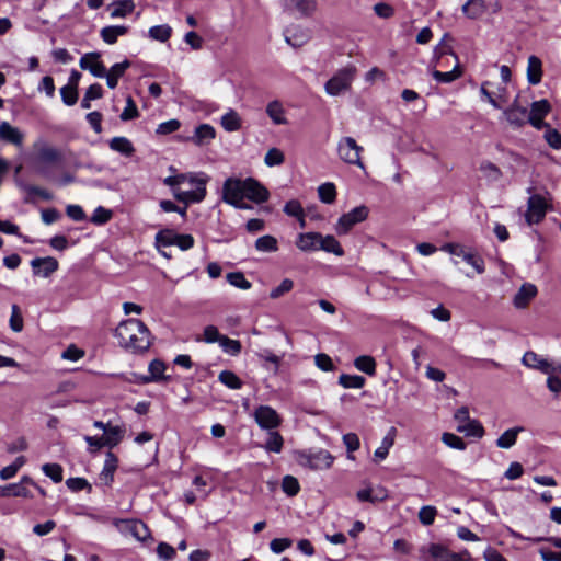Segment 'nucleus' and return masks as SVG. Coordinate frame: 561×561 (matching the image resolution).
<instances>
[{"label": "nucleus", "instance_id": "1", "mask_svg": "<svg viewBox=\"0 0 561 561\" xmlns=\"http://www.w3.org/2000/svg\"><path fill=\"white\" fill-rule=\"evenodd\" d=\"M268 196L266 187L253 178H228L222 185V201L239 209L250 208L245 201L261 204L266 202Z\"/></svg>", "mask_w": 561, "mask_h": 561}, {"label": "nucleus", "instance_id": "2", "mask_svg": "<svg viewBox=\"0 0 561 561\" xmlns=\"http://www.w3.org/2000/svg\"><path fill=\"white\" fill-rule=\"evenodd\" d=\"M115 336L123 347L134 352H144L151 344L148 328L138 319H128L121 322L115 330Z\"/></svg>", "mask_w": 561, "mask_h": 561}, {"label": "nucleus", "instance_id": "3", "mask_svg": "<svg viewBox=\"0 0 561 561\" xmlns=\"http://www.w3.org/2000/svg\"><path fill=\"white\" fill-rule=\"evenodd\" d=\"M207 181V176L190 175V185L192 186L191 190H182L179 187L175 175L165 178L163 183L171 188L175 199L185 204H190L199 203L205 198Z\"/></svg>", "mask_w": 561, "mask_h": 561}, {"label": "nucleus", "instance_id": "4", "mask_svg": "<svg viewBox=\"0 0 561 561\" xmlns=\"http://www.w3.org/2000/svg\"><path fill=\"white\" fill-rule=\"evenodd\" d=\"M296 460L304 468L327 470L331 468L334 457L328 450L318 448L297 453Z\"/></svg>", "mask_w": 561, "mask_h": 561}, {"label": "nucleus", "instance_id": "5", "mask_svg": "<svg viewBox=\"0 0 561 561\" xmlns=\"http://www.w3.org/2000/svg\"><path fill=\"white\" fill-rule=\"evenodd\" d=\"M356 72L357 70L354 65H348L340 69L330 80L327 81L324 85L325 92L331 96H337L350 90Z\"/></svg>", "mask_w": 561, "mask_h": 561}, {"label": "nucleus", "instance_id": "6", "mask_svg": "<svg viewBox=\"0 0 561 561\" xmlns=\"http://www.w3.org/2000/svg\"><path fill=\"white\" fill-rule=\"evenodd\" d=\"M339 158L351 165H356L360 169H365L362 161V153L364 148L359 146L353 137L345 136L340 138L336 147Z\"/></svg>", "mask_w": 561, "mask_h": 561}, {"label": "nucleus", "instance_id": "7", "mask_svg": "<svg viewBox=\"0 0 561 561\" xmlns=\"http://www.w3.org/2000/svg\"><path fill=\"white\" fill-rule=\"evenodd\" d=\"M424 561H470L468 551L455 553L442 543H431L421 549Z\"/></svg>", "mask_w": 561, "mask_h": 561}, {"label": "nucleus", "instance_id": "8", "mask_svg": "<svg viewBox=\"0 0 561 561\" xmlns=\"http://www.w3.org/2000/svg\"><path fill=\"white\" fill-rule=\"evenodd\" d=\"M455 420L457 424V431L472 436L481 438L484 434V428L481 423L477 420H471L469 416V410L466 407L458 409L455 413Z\"/></svg>", "mask_w": 561, "mask_h": 561}, {"label": "nucleus", "instance_id": "9", "mask_svg": "<svg viewBox=\"0 0 561 561\" xmlns=\"http://www.w3.org/2000/svg\"><path fill=\"white\" fill-rule=\"evenodd\" d=\"M442 250L449 253L454 257H461L467 264L471 265L478 274L484 272V261L481 256L466 250L462 245L457 243H446Z\"/></svg>", "mask_w": 561, "mask_h": 561}, {"label": "nucleus", "instance_id": "10", "mask_svg": "<svg viewBox=\"0 0 561 561\" xmlns=\"http://www.w3.org/2000/svg\"><path fill=\"white\" fill-rule=\"evenodd\" d=\"M548 208V202L542 195H531L528 198L527 210L525 213L526 222L529 226L539 224L545 218Z\"/></svg>", "mask_w": 561, "mask_h": 561}, {"label": "nucleus", "instance_id": "11", "mask_svg": "<svg viewBox=\"0 0 561 561\" xmlns=\"http://www.w3.org/2000/svg\"><path fill=\"white\" fill-rule=\"evenodd\" d=\"M368 216V208L364 205L357 206L342 215L335 226L337 234L347 233L356 224L364 221Z\"/></svg>", "mask_w": 561, "mask_h": 561}, {"label": "nucleus", "instance_id": "12", "mask_svg": "<svg viewBox=\"0 0 561 561\" xmlns=\"http://www.w3.org/2000/svg\"><path fill=\"white\" fill-rule=\"evenodd\" d=\"M254 419L260 427L264 430H274L280 425L282 419L273 408L260 405L254 411Z\"/></svg>", "mask_w": 561, "mask_h": 561}, {"label": "nucleus", "instance_id": "13", "mask_svg": "<svg viewBox=\"0 0 561 561\" xmlns=\"http://www.w3.org/2000/svg\"><path fill=\"white\" fill-rule=\"evenodd\" d=\"M116 526L139 541H145L150 537V530L147 525L138 519H122L116 523Z\"/></svg>", "mask_w": 561, "mask_h": 561}, {"label": "nucleus", "instance_id": "14", "mask_svg": "<svg viewBox=\"0 0 561 561\" xmlns=\"http://www.w3.org/2000/svg\"><path fill=\"white\" fill-rule=\"evenodd\" d=\"M100 53H88L84 54L79 61L80 67L83 70H89L92 76L96 78H104L106 68L102 61H100Z\"/></svg>", "mask_w": 561, "mask_h": 561}, {"label": "nucleus", "instance_id": "15", "mask_svg": "<svg viewBox=\"0 0 561 561\" xmlns=\"http://www.w3.org/2000/svg\"><path fill=\"white\" fill-rule=\"evenodd\" d=\"M25 135L18 127L11 125L9 122L0 123V139L15 146L16 148H21L24 142Z\"/></svg>", "mask_w": 561, "mask_h": 561}, {"label": "nucleus", "instance_id": "16", "mask_svg": "<svg viewBox=\"0 0 561 561\" xmlns=\"http://www.w3.org/2000/svg\"><path fill=\"white\" fill-rule=\"evenodd\" d=\"M550 112V104L547 100L536 101L531 104L530 112L528 114V122L537 129L543 127V118Z\"/></svg>", "mask_w": 561, "mask_h": 561}, {"label": "nucleus", "instance_id": "17", "mask_svg": "<svg viewBox=\"0 0 561 561\" xmlns=\"http://www.w3.org/2000/svg\"><path fill=\"white\" fill-rule=\"evenodd\" d=\"M31 266L35 275L48 277L58 270V261L53 256L35 257L31 261Z\"/></svg>", "mask_w": 561, "mask_h": 561}, {"label": "nucleus", "instance_id": "18", "mask_svg": "<svg viewBox=\"0 0 561 561\" xmlns=\"http://www.w3.org/2000/svg\"><path fill=\"white\" fill-rule=\"evenodd\" d=\"M537 294L538 289L534 284L524 283L513 298L514 307L516 309H525Z\"/></svg>", "mask_w": 561, "mask_h": 561}, {"label": "nucleus", "instance_id": "19", "mask_svg": "<svg viewBox=\"0 0 561 561\" xmlns=\"http://www.w3.org/2000/svg\"><path fill=\"white\" fill-rule=\"evenodd\" d=\"M522 363L528 368L539 370L546 375H550L551 363L535 352H526L522 358Z\"/></svg>", "mask_w": 561, "mask_h": 561}, {"label": "nucleus", "instance_id": "20", "mask_svg": "<svg viewBox=\"0 0 561 561\" xmlns=\"http://www.w3.org/2000/svg\"><path fill=\"white\" fill-rule=\"evenodd\" d=\"M319 232L299 233L296 239V247L302 252L319 251Z\"/></svg>", "mask_w": 561, "mask_h": 561}, {"label": "nucleus", "instance_id": "21", "mask_svg": "<svg viewBox=\"0 0 561 561\" xmlns=\"http://www.w3.org/2000/svg\"><path fill=\"white\" fill-rule=\"evenodd\" d=\"M265 112L270 119L275 125H287L288 119L286 116V110L283 103L278 100H274L267 103Z\"/></svg>", "mask_w": 561, "mask_h": 561}, {"label": "nucleus", "instance_id": "22", "mask_svg": "<svg viewBox=\"0 0 561 561\" xmlns=\"http://www.w3.org/2000/svg\"><path fill=\"white\" fill-rule=\"evenodd\" d=\"M117 457L112 451H108L105 457L103 469L99 476L101 483L111 485L113 482L114 472L117 469Z\"/></svg>", "mask_w": 561, "mask_h": 561}, {"label": "nucleus", "instance_id": "23", "mask_svg": "<svg viewBox=\"0 0 561 561\" xmlns=\"http://www.w3.org/2000/svg\"><path fill=\"white\" fill-rule=\"evenodd\" d=\"M396 435L397 430L394 427H390L388 433L382 438L380 446L374 453L375 462H380L387 458L390 448L394 444Z\"/></svg>", "mask_w": 561, "mask_h": 561}, {"label": "nucleus", "instance_id": "24", "mask_svg": "<svg viewBox=\"0 0 561 561\" xmlns=\"http://www.w3.org/2000/svg\"><path fill=\"white\" fill-rule=\"evenodd\" d=\"M356 497L360 502H382L388 497V492L385 488L381 486L376 489L367 488L357 491Z\"/></svg>", "mask_w": 561, "mask_h": 561}, {"label": "nucleus", "instance_id": "25", "mask_svg": "<svg viewBox=\"0 0 561 561\" xmlns=\"http://www.w3.org/2000/svg\"><path fill=\"white\" fill-rule=\"evenodd\" d=\"M216 137L215 128L209 124H201L195 128L192 141L197 146L208 145Z\"/></svg>", "mask_w": 561, "mask_h": 561}, {"label": "nucleus", "instance_id": "26", "mask_svg": "<svg viewBox=\"0 0 561 561\" xmlns=\"http://www.w3.org/2000/svg\"><path fill=\"white\" fill-rule=\"evenodd\" d=\"M486 11V3L484 0H468L462 5L463 14L470 20L480 19Z\"/></svg>", "mask_w": 561, "mask_h": 561}, {"label": "nucleus", "instance_id": "27", "mask_svg": "<svg viewBox=\"0 0 561 561\" xmlns=\"http://www.w3.org/2000/svg\"><path fill=\"white\" fill-rule=\"evenodd\" d=\"M527 113L526 107L518 106L516 103L504 111L507 122L517 127H520L526 123Z\"/></svg>", "mask_w": 561, "mask_h": 561}, {"label": "nucleus", "instance_id": "28", "mask_svg": "<svg viewBox=\"0 0 561 561\" xmlns=\"http://www.w3.org/2000/svg\"><path fill=\"white\" fill-rule=\"evenodd\" d=\"M111 150L123 154L124 157H131L135 152L133 142L126 137H113L108 141Z\"/></svg>", "mask_w": 561, "mask_h": 561}, {"label": "nucleus", "instance_id": "29", "mask_svg": "<svg viewBox=\"0 0 561 561\" xmlns=\"http://www.w3.org/2000/svg\"><path fill=\"white\" fill-rule=\"evenodd\" d=\"M542 78V62L537 56H530L527 64V80L530 84H538Z\"/></svg>", "mask_w": 561, "mask_h": 561}, {"label": "nucleus", "instance_id": "30", "mask_svg": "<svg viewBox=\"0 0 561 561\" xmlns=\"http://www.w3.org/2000/svg\"><path fill=\"white\" fill-rule=\"evenodd\" d=\"M128 32V27L124 25H110L105 26L100 31L101 38L108 45H113L117 42L119 36L125 35Z\"/></svg>", "mask_w": 561, "mask_h": 561}, {"label": "nucleus", "instance_id": "31", "mask_svg": "<svg viewBox=\"0 0 561 561\" xmlns=\"http://www.w3.org/2000/svg\"><path fill=\"white\" fill-rule=\"evenodd\" d=\"M125 427L123 425H110L105 428L103 437H105L106 447L113 448L117 446L123 439Z\"/></svg>", "mask_w": 561, "mask_h": 561}, {"label": "nucleus", "instance_id": "32", "mask_svg": "<svg viewBox=\"0 0 561 561\" xmlns=\"http://www.w3.org/2000/svg\"><path fill=\"white\" fill-rule=\"evenodd\" d=\"M0 496L32 499L33 494L26 486L22 485L21 483H11L5 486H0Z\"/></svg>", "mask_w": 561, "mask_h": 561}, {"label": "nucleus", "instance_id": "33", "mask_svg": "<svg viewBox=\"0 0 561 561\" xmlns=\"http://www.w3.org/2000/svg\"><path fill=\"white\" fill-rule=\"evenodd\" d=\"M450 54L455 58L456 65L450 71L443 72V71L434 70L432 72V76L437 82L450 83V82H454L455 80H457L461 76L458 57H457V55H455L453 53H450Z\"/></svg>", "mask_w": 561, "mask_h": 561}, {"label": "nucleus", "instance_id": "34", "mask_svg": "<svg viewBox=\"0 0 561 561\" xmlns=\"http://www.w3.org/2000/svg\"><path fill=\"white\" fill-rule=\"evenodd\" d=\"M257 357L263 362V367L267 370L277 374L282 362V356L274 354L270 350H262L257 353Z\"/></svg>", "mask_w": 561, "mask_h": 561}, {"label": "nucleus", "instance_id": "35", "mask_svg": "<svg viewBox=\"0 0 561 561\" xmlns=\"http://www.w3.org/2000/svg\"><path fill=\"white\" fill-rule=\"evenodd\" d=\"M319 250L325 251L328 253H333L337 256H342L344 254L343 248L341 247L340 242L331 234L322 236L320 233Z\"/></svg>", "mask_w": 561, "mask_h": 561}, {"label": "nucleus", "instance_id": "36", "mask_svg": "<svg viewBox=\"0 0 561 561\" xmlns=\"http://www.w3.org/2000/svg\"><path fill=\"white\" fill-rule=\"evenodd\" d=\"M108 8L111 10V18L117 19L130 14L135 9V4L133 0H119L113 2Z\"/></svg>", "mask_w": 561, "mask_h": 561}, {"label": "nucleus", "instance_id": "37", "mask_svg": "<svg viewBox=\"0 0 561 561\" xmlns=\"http://www.w3.org/2000/svg\"><path fill=\"white\" fill-rule=\"evenodd\" d=\"M220 124L226 131H237L241 128V117L234 110L230 108L221 116Z\"/></svg>", "mask_w": 561, "mask_h": 561}, {"label": "nucleus", "instance_id": "38", "mask_svg": "<svg viewBox=\"0 0 561 561\" xmlns=\"http://www.w3.org/2000/svg\"><path fill=\"white\" fill-rule=\"evenodd\" d=\"M148 370H149V375L142 377V379H141V381L144 383H149L152 381H160V380L164 379L163 374L165 370V365L163 362H161L159 359L152 360L149 364Z\"/></svg>", "mask_w": 561, "mask_h": 561}, {"label": "nucleus", "instance_id": "39", "mask_svg": "<svg viewBox=\"0 0 561 561\" xmlns=\"http://www.w3.org/2000/svg\"><path fill=\"white\" fill-rule=\"evenodd\" d=\"M287 8H294L302 15H310L317 9V0H283Z\"/></svg>", "mask_w": 561, "mask_h": 561}, {"label": "nucleus", "instance_id": "40", "mask_svg": "<svg viewBox=\"0 0 561 561\" xmlns=\"http://www.w3.org/2000/svg\"><path fill=\"white\" fill-rule=\"evenodd\" d=\"M523 427H513L506 430L497 439L496 446L499 448L508 449L513 447L516 443L517 436L520 432H523Z\"/></svg>", "mask_w": 561, "mask_h": 561}, {"label": "nucleus", "instance_id": "41", "mask_svg": "<svg viewBox=\"0 0 561 561\" xmlns=\"http://www.w3.org/2000/svg\"><path fill=\"white\" fill-rule=\"evenodd\" d=\"M479 171L489 182H496L502 176L500 168L490 161H482L479 165Z\"/></svg>", "mask_w": 561, "mask_h": 561}, {"label": "nucleus", "instance_id": "42", "mask_svg": "<svg viewBox=\"0 0 561 561\" xmlns=\"http://www.w3.org/2000/svg\"><path fill=\"white\" fill-rule=\"evenodd\" d=\"M176 234L178 233L172 229L160 230L154 238L156 248L160 249L174 245Z\"/></svg>", "mask_w": 561, "mask_h": 561}, {"label": "nucleus", "instance_id": "43", "mask_svg": "<svg viewBox=\"0 0 561 561\" xmlns=\"http://www.w3.org/2000/svg\"><path fill=\"white\" fill-rule=\"evenodd\" d=\"M255 249L264 253L276 252L278 250L277 239L270 234L262 236L255 241Z\"/></svg>", "mask_w": 561, "mask_h": 561}, {"label": "nucleus", "instance_id": "44", "mask_svg": "<svg viewBox=\"0 0 561 561\" xmlns=\"http://www.w3.org/2000/svg\"><path fill=\"white\" fill-rule=\"evenodd\" d=\"M354 366L358 370H360L369 376H374L376 374V362L371 356H368V355L358 356L354 360Z\"/></svg>", "mask_w": 561, "mask_h": 561}, {"label": "nucleus", "instance_id": "45", "mask_svg": "<svg viewBox=\"0 0 561 561\" xmlns=\"http://www.w3.org/2000/svg\"><path fill=\"white\" fill-rule=\"evenodd\" d=\"M339 383L345 389H360L365 385V378L359 375L342 374Z\"/></svg>", "mask_w": 561, "mask_h": 561}, {"label": "nucleus", "instance_id": "46", "mask_svg": "<svg viewBox=\"0 0 561 561\" xmlns=\"http://www.w3.org/2000/svg\"><path fill=\"white\" fill-rule=\"evenodd\" d=\"M318 195L322 203L332 204L336 198L335 185L331 182L321 184L318 187Z\"/></svg>", "mask_w": 561, "mask_h": 561}, {"label": "nucleus", "instance_id": "47", "mask_svg": "<svg viewBox=\"0 0 561 561\" xmlns=\"http://www.w3.org/2000/svg\"><path fill=\"white\" fill-rule=\"evenodd\" d=\"M103 95V89L99 83L91 84L88 90L85 91V94L81 101V107L82 108H90L91 107V101L101 99Z\"/></svg>", "mask_w": 561, "mask_h": 561}, {"label": "nucleus", "instance_id": "48", "mask_svg": "<svg viewBox=\"0 0 561 561\" xmlns=\"http://www.w3.org/2000/svg\"><path fill=\"white\" fill-rule=\"evenodd\" d=\"M25 462L26 458L24 456H19L11 465L0 470V478L2 480H9L13 478L16 472L25 465Z\"/></svg>", "mask_w": 561, "mask_h": 561}, {"label": "nucleus", "instance_id": "49", "mask_svg": "<svg viewBox=\"0 0 561 561\" xmlns=\"http://www.w3.org/2000/svg\"><path fill=\"white\" fill-rule=\"evenodd\" d=\"M284 211L286 215L290 217H296L299 219L300 226L305 227V214L301 204L298 201H289L286 203L284 207Z\"/></svg>", "mask_w": 561, "mask_h": 561}, {"label": "nucleus", "instance_id": "50", "mask_svg": "<svg viewBox=\"0 0 561 561\" xmlns=\"http://www.w3.org/2000/svg\"><path fill=\"white\" fill-rule=\"evenodd\" d=\"M148 33L152 39L164 43L170 38L172 28L167 24L154 25L149 28Z\"/></svg>", "mask_w": 561, "mask_h": 561}, {"label": "nucleus", "instance_id": "51", "mask_svg": "<svg viewBox=\"0 0 561 561\" xmlns=\"http://www.w3.org/2000/svg\"><path fill=\"white\" fill-rule=\"evenodd\" d=\"M227 280L231 286L243 290L250 289L252 286L251 283L245 278L244 274L241 272L228 273Z\"/></svg>", "mask_w": 561, "mask_h": 561}, {"label": "nucleus", "instance_id": "52", "mask_svg": "<svg viewBox=\"0 0 561 561\" xmlns=\"http://www.w3.org/2000/svg\"><path fill=\"white\" fill-rule=\"evenodd\" d=\"M285 161L284 152L278 148H271L267 150L264 157V163L267 167H277L283 164Z\"/></svg>", "mask_w": 561, "mask_h": 561}, {"label": "nucleus", "instance_id": "53", "mask_svg": "<svg viewBox=\"0 0 561 561\" xmlns=\"http://www.w3.org/2000/svg\"><path fill=\"white\" fill-rule=\"evenodd\" d=\"M219 381L227 386L230 389H240L242 387V382L240 378L230 370H224L219 374Z\"/></svg>", "mask_w": 561, "mask_h": 561}, {"label": "nucleus", "instance_id": "54", "mask_svg": "<svg viewBox=\"0 0 561 561\" xmlns=\"http://www.w3.org/2000/svg\"><path fill=\"white\" fill-rule=\"evenodd\" d=\"M18 185L21 190H23L30 196H38L45 201L51 199V194L42 187L32 185V184H25L22 182H19Z\"/></svg>", "mask_w": 561, "mask_h": 561}, {"label": "nucleus", "instance_id": "55", "mask_svg": "<svg viewBox=\"0 0 561 561\" xmlns=\"http://www.w3.org/2000/svg\"><path fill=\"white\" fill-rule=\"evenodd\" d=\"M283 444H284L283 437L278 432H270L268 438L265 444V449L267 451L280 453L282 448H283Z\"/></svg>", "mask_w": 561, "mask_h": 561}, {"label": "nucleus", "instance_id": "56", "mask_svg": "<svg viewBox=\"0 0 561 561\" xmlns=\"http://www.w3.org/2000/svg\"><path fill=\"white\" fill-rule=\"evenodd\" d=\"M45 476L49 477L55 483L62 481V468L58 463H45L42 466Z\"/></svg>", "mask_w": 561, "mask_h": 561}, {"label": "nucleus", "instance_id": "57", "mask_svg": "<svg viewBox=\"0 0 561 561\" xmlns=\"http://www.w3.org/2000/svg\"><path fill=\"white\" fill-rule=\"evenodd\" d=\"M38 157L42 162L46 163L58 162L61 158L60 152L57 149L48 146L41 148Z\"/></svg>", "mask_w": 561, "mask_h": 561}, {"label": "nucleus", "instance_id": "58", "mask_svg": "<svg viewBox=\"0 0 561 561\" xmlns=\"http://www.w3.org/2000/svg\"><path fill=\"white\" fill-rule=\"evenodd\" d=\"M219 345L225 353L233 356L238 355L241 352L240 342L237 340L229 339L226 335H224L222 339H220Z\"/></svg>", "mask_w": 561, "mask_h": 561}, {"label": "nucleus", "instance_id": "59", "mask_svg": "<svg viewBox=\"0 0 561 561\" xmlns=\"http://www.w3.org/2000/svg\"><path fill=\"white\" fill-rule=\"evenodd\" d=\"M442 442L453 449H457V450L466 449V443L463 442V439L453 433H444L442 435Z\"/></svg>", "mask_w": 561, "mask_h": 561}, {"label": "nucleus", "instance_id": "60", "mask_svg": "<svg viewBox=\"0 0 561 561\" xmlns=\"http://www.w3.org/2000/svg\"><path fill=\"white\" fill-rule=\"evenodd\" d=\"M60 95H61L62 102L68 106L75 105L77 103L78 92H77V88L75 85H71V84L64 85L60 89Z\"/></svg>", "mask_w": 561, "mask_h": 561}, {"label": "nucleus", "instance_id": "61", "mask_svg": "<svg viewBox=\"0 0 561 561\" xmlns=\"http://www.w3.org/2000/svg\"><path fill=\"white\" fill-rule=\"evenodd\" d=\"M282 489L287 495L294 496L299 492L300 485L295 477L285 476L282 481Z\"/></svg>", "mask_w": 561, "mask_h": 561}, {"label": "nucleus", "instance_id": "62", "mask_svg": "<svg viewBox=\"0 0 561 561\" xmlns=\"http://www.w3.org/2000/svg\"><path fill=\"white\" fill-rule=\"evenodd\" d=\"M294 287V282L289 278H284L280 284L270 291L271 299H278L285 294L289 293Z\"/></svg>", "mask_w": 561, "mask_h": 561}, {"label": "nucleus", "instance_id": "63", "mask_svg": "<svg viewBox=\"0 0 561 561\" xmlns=\"http://www.w3.org/2000/svg\"><path fill=\"white\" fill-rule=\"evenodd\" d=\"M112 217L111 210L99 206L94 209L93 215L91 217V221L95 225H103L107 222Z\"/></svg>", "mask_w": 561, "mask_h": 561}, {"label": "nucleus", "instance_id": "64", "mask_svg": "<svg viewBox=\"0 0 561 561\" xmlns=\"http://www.w3.org/2000/svg\"><path fill=\"white\" fill-rule=\"evenodd\" d=\"M138 110H137V106L134 102V100L128 96L127 100H126V106L124 108V111L122 112L121 114V119L126 122V121H130V119H134L138 116Z\"/></svg>", "mask_w": 561, "mask_h": 561}]
</instances>
